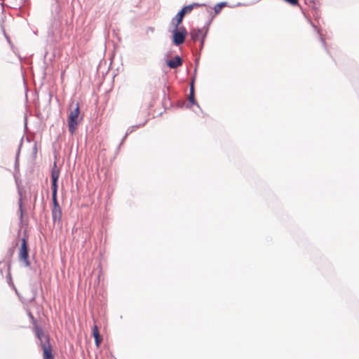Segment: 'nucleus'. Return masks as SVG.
I'll list each match as a JSON object with an SVG mask.
<instances>
[{
	"mask_svg": "<svg viewBox=\"0 0 359 359\" xmlns=\"http://www.w3.org/2000/svg\"><path fill=\"white\" fill-rule=\"evenodd\" d=\"M60 175V171L56 168V163H54V168L51 170V191L52 201L53 207L52 208V217L54 223H60L62 219V210L59 205L57 198V181Z\"/></svg>",
	"mask_w": 359,
	"mask_h": 359,
	"instance_id": "nucleus-1",
	"label": "nucleus"
},
{
	"mask_svg": "<svg viewBox=\"0 0 359 359\" xmlns=\"http://www.w3.org/2000/svg\"><path fill=\"white\" fill-rule=\"evenodd\" d=\"M174 27L172 33V43L178 46L182 45L188 35V32L184 26H177V24H171Z\"/></svg>",
	"mask_w": 359,
	"mask_h": 359,
	"instance_id": "nucleus-2",
	"label": "nucleus"
},
{
	"mask_svg": "<svg viewBox=\"0 0 359 359\" xmlns=\"http://www.w3.org/2000/svg\"><path fill=\"white\" fill-rule=\"evenodd\" d=\"M75 105L74 108L72 109L68 116V127L69 133L73 135L78 126V117L80 114L79 104L78 102L72 103V106Z\"/></svg>",
	"mask_w": 359,
	"mask_h": 359,
	"instance_id": "nucleus-3",
	"label": "nucleus"
},
{
	"mask_svg": "<svg viewBox=\"0 0 359 359\" xmlns=\"http://www.w3.org/2000/svg\"><path fill=\"white\" fill-rule=\"evenodd\" d=\"M201 6H205V4L193 3L191 4L184 6L172 19L171 24H177V26H179L182 23L183 18L186 14L190 13L194 8H197Z\"/></svg>",
	"mask_w": 359,
	"mask_h": 359,
	"instance_id": "nucleus-4",
	"label": "nucleus"
},
{
	"mask_svg": "<svg viewBox=\"0 0 359 359\" xmlns=\"http://www.w3.org/2000/svg\"><path fill=\"white\" fill-rule=\"evenodd\" d=\"M21 245L19 252V261L22 262L25 266H29L30 262L29 259V247L27 244V240L25 237L21 239Z\"/></svg>",
	"mask_w": 359,
	"mask_h": 359,
	"instance_id": "nucleus-5",
	"label": "nucleus"
},
{
	"mask_svg": "<svg viewBox=\"0 0 359 359\" xmlns=\"http://www.w3.org/2000/svg\"><path fill=\"white\" fill-rule=\"evenodd\" d=\"M34 332L37 339L40 341V346L42 349H43V345H50L49 335L45 334L39 326H36Z\"/></svg>",
	"mask_w": 359,
	"mask_h": 359,
	"instance_id": "nucleus-6",
	"label": "nucleus"
},
{
	"mask_svg": "<svg viewBox=\"0 0 359 359\" xmlns=\"http://www.w3.org/2000/svg\"><path fill=\"white\" fill-rule=\"evenodd\" d=\"M182 63V59L180 55H175L172 59L166 61V65L170 69H177L180 67Z\"/></svg>",
	"mask_w": 359,
	"mask_h": 359,
	"instance_id": "nucleus-7",
	"label": "nucleus"
},
{
	"mask_svg": "<svg viewBox=\"0 0 359 359\" xmlns=\"http://www.w3.org/2000/svg\"><path fill=\"white\" fill-rule=\"evenodd\" d=\"M188 100H189V104H186L187 108H190V104L196 105L198 108H200L199 104H198V102H196V100L195 99L194 86H191V88H189V95L188 97Z\"/></svg>",
	"mask_w": 359,
	"mask_h": 359,
	"instance_id": "nucleus-8",
	"label": "nucleus"
},
{
	"mask_svg": "<svg viewBox=\"0 0 359 359\" xmlns=\"http://www.w3.org/2000/svg\"><path fill=\"white\" fill-rule=\"evenodd\" d=\"M22 144H23V137L20 139V144H19V146H18L16 154H15V163H14L15 172H19V171H20L19 157H20V150H21Z\"/></svg>",
	"mask_w": 359,
	"mask_h": 359,
	"instance_id": "nucleus-9",
	"label": "nucleus"
},
{
	"mask_svg": "<svg viewBox=\"0 0 359 359\" xmlns=\"http://www.w3.org/2000/svg\"><path fill=\"white\" fill-rule=\"evenodd\" d=\"M43 359H54V355L52 353L51 345H43Z\"/></svg>",
	"mask_w": 359,
	"mask_h": 359,
	"instance_id": "nucleus-10",
	"label": "nucleus"
},
{
	"mask_svg": "<svg viewBox=\"0 0 359 359\" xmlns=\"http://www.w3.org/2000/svg\"><path fill=\"white\" fill-rule=\"evenodd\" d=\"M204 33H203V29H193L191 32H190V36H191V40H193L194 41H196L197 40L199 39V38L201 39V36H203Z\"/></svg>",
	"mask_w": 359,
	"mask_h": 359,
	"instance_id": "nucleus-11",
	"label": "nucleus"
},
{
	"mask_svg": "<svg viewBox=\"0 0 359 359\" xmlns=\"http://www.w3.org/2000/svg\"><path fill=\"white\" fill-rule=\"evenodd\" d=\"M93 336L95 339V345L98 346L102 341V339L100 337L98 328L96 325H95L93 329Z\"/></svg>",
	"mask_w": 359,
	"mask_h": 359,
	"instance_id": "nucleus-12",
	"label": "nucleus"
},
{
	"mask_svg": "<svg viewBox=\"0 0 359 359\" xmlns=\"http://www.w3.org/2000/svg\"><path fill=\"white\" fill-rule=\"evenodd\" d=\"M226 6H228V3L226 1H222L217 4L213 8L215 14H219L221 12L222 9Z\"/></svg>",
	"mask_w": 359,
	"mask_h": 359,
	"instance_id": "nucleus-13",
	"label": "nucleus"
},
{
	"mask_svg": "<svg viewBox=\"0 0 359 359\" xmlns=\"http://www.w3.org/2000/svg\"><path fill=\"white\" fill-rule=\"evenodd\" d=\"M10 269H11V265L8 264V274L6 276V278H7V282L10 285H12L13 288L15 290V292L18 293V291H17V289L15 288L14 284L12 282V278H11V275L10 273Z\"/></svg>",
	"mask_w": 359,
	"mask_h": 359,
	"instance_id": "nucleus-14",
	"label": "nucleus"
},
{
	"mask_svg": "<svg viewBox=\"0 0 359 359\" xmlns=\"http://www.w3.org/2000/svg\"><path fill=\"white\" fill-rule=\"evenodd\" d=\"M208 31V29L207 28L206 30L205 31L204 34L201 36L200 46H199V50H201L203 49V48L204 42H205V37L207 36Z\"/></svg>",
	"mask_w": 359,
	"mask_h": 359,
	"instance_id": "nucleus-15",
	"label": "nucleus"
},
{
	"mask_svg": "<svg viewBox=\"0 0 359 359\" xmlns=\"http://www.w3.org/2000/svg\"><path fill=\"white\" fill-rule=\"evenodd\" d=\"M28 316L30 318L32 323L34 325V329L35 330L36 326H39V325L37 324L36 320H35L34 316L32 315V313L30 311H28Z\"/></svg>",
	"mask_w": 359,
	"mask_h": 359,
	"instance_id": "nucleus-16",
	"label": "nucleus"
},
{
	"mask_svg": "<svg viewBox=\"0 0 359 359\" xmlns=\"http://www.w3.org/2000/svg\"><path fill=\"white\" fill-rule=\"evenodd\" d=\"M145 123H142V124H140L139 126H131L130 128H128L127 131H126V135H130V133H132L133 131H134V129L136 128H138L139 126H144Z\"/></svg>",
	"mask_w": 359,
	"mask_h": 359,
	"instance_id": "nucleus-17",
	"label": "nucleus"
},
{
	"mask_svg": "<svg viewBox=\"0 0 359 359\" xmlns=\"http://www.w3.org/2000/svg\"><path fill=\"white\" fill-rule=\"evenodd\" d=\"M285 2L290 4L292 6H297L299 4V0H284Z\"/></svg>",
	"mask_w": 359,
	"mask_h": 359,
	"instance_id": "nucleus-18",
	"label": "nucleus"
},
{
	"mask_svg": "<svg viewBox=\"0 0 359 359\" xmlns=\"http://www.w3.org/2000/svg\"><path fill=\"white\" fill-rule=\"evenodd\" d=\"M196 68H195V69H194V75L193 76V77L191 79L190 88L191 86H194V82H195V80H196Z\"/></svg>",
	"mask_w": 359,
	"mask_h": 359,
	"instance_id": "nucleus-19",
	"label": "nucleus"
},
{
	"mask_svg": "<svg viewBox=\"0 0 359 359\" xmlns=\"http://www.w3.org/2000/svg\"><path fill=\"white\" fill-rule=\"evenodd\" d=\"M127 136H128V135H126V134H125V135L123 136V137L122 138V140H121V142H120L119 145H118V146L117 147V148H116V152H118V150L120 149V148H121V145H122V144H123V143L124 142V141H125V140L126 139Z\"/></svg>",
	"mask_w": 359,
	"mask_h": 359,
	"instance_id": "nucleus-20",
	"label": "nucleus"
},
{
	"mask_svg": "<svg viewBox=\"0 0 359 359\" xmlns=\"http://www.w3.org/2000/svg\"><path fill=\"white\" fill-rule=\"evenodd\" d=\"M19 210H20V218L22 217V203H21V201H20L19 202Z\"/></svg>",
	"mask_w": 359,
	"mask_h": 359,
	"instance_id": "nucleus-21",
	"label": "nucleus"
},
{
	"mask_svg": "<svg viewBox=\"0 0 359 359\" xmlns=\"http://www.w3.org/2000/svg\"><path fill=\"white\" fill-rule=\"evenodd\" d=\"M320 42L322 43L323 46V47L325 49H327V48H326V43H325V40L322 37H320Z\"/></svg>",
	"mask_w": 359,
	"mask_h": 359,
	"instance_id": "nucleus-22",
	"label": "nucleus"
},
{
	"mask_svg": "<svg viewBox=\"0 0 359 359\" xmlns=\"http://www.w3.org/2000/svg\"><path fill=\"white\" fill-rule=\"evenodd\" d=\"M36 293H35V294L33 295V297H32V299H30V302H34V301L35 300V299H36Z\"/></svg>",
	"mask_w": 359,
	"mask_h": 359,
	"instance_id": "nucleus-23",
	"label": "nucleus"
},
{
	"mask_svg": "<svg viewBox=\"0 0 359 359\" xmlns=\"http://www.w3.org/2000/svg\"><path fill=\"white\" fill-rule=\"evenodd\" d=\"M148 29L151 32H154V28L153 27H149Z\"/></svg>",
	"mask_w": 359,
	"mask_h": 359,
	"instance_id": "nucleus-24",
	"label": "nucleus"
},
{
	"mask_svg": "<svg viewBox=\"0 0 359 359\" xmlns=\"http://www.w3.org/2000/svg\"><path fill=\"white\" fill-rule=\"evenodd\" d=\"M211 21H212V19H210V20H209V22H208L207 26L210 25V24L211 23Z\"/></svg>",
	"mask_w": 359,
	"mask_h": 359,
	"instance_id": "nucleus-25",
	"label": "nucleus"
},
{
	"mask_svg": "<svg viewBox=\"0 0 359 359\" xmlns=\"http://www.w3.org/2000/svg\"><path fill=\"white\" fill-rule=\"evenodd\" d=\"M311 25L313 26V27L315 29H316V25H314L313 23H311Z\"/></svg>",
	"mask_w": 359,
	"mask_h": 359,
	"instance_id": "nucleus-26",
	"label": "nucleus"
},
{
	"mask_svg": "<svg viewBox=\"0 0 359 359\" xmlns=\"http://www.w3.org/2000/svg\"><path fill=\"white\" fill-rule=\"evenodd\" d=\"M10 251H11V255H12V253H13L12 249H10Z\"/></svg>",
	"mask_w": 359,
	"mask_h": 359,
	"instance_id": "nucleus-27",
	"label": "nucleus"
},
{
	"mask_svg": "<svg viewBox=\"0 0 359 359\" xmlns=\"http://www.w3.org/2000/svg\"><path fill=\"white\" fill-rule=\"evenodd\" d=\"M56 3H58L59 2V0H55Z\"/></svg>",
	"mask_w": 359,
	"mask_h": 359,
	"instance_id": "nucleus-28",
	"label": "nucleus"
}]
</instances>
